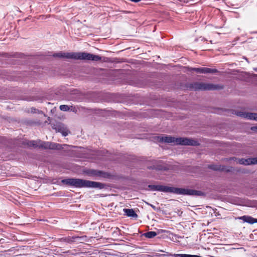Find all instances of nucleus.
I'll return each instance as SVG.
<instances>
[{"instance_id":"1","label":"nucleus","mask_w":257,"mask_h":257,"mask_svg":"<svg viewBox=\"0 0 257 257\" xmlns=\"http://www.w3.org/2000/svg\"><path fill=\"white\" fill-rule=\"evenodd\" d=\"M148 190L152 191H160L165 193H173L179 195L203 196L204 193L201 191L190 189L179 188L162 185H149Z\"/></svg>"},{"instance_id":"2","label":"nucleus","mask_w":257,"mask_h":257,"mask_svg":"<svg viewBox=\"0 0 257 257\" xmlns=\"http://www.w3.org/2000/svg\"><path fill=\"white\" fill-rule=\"evenodd\" d=\"M62 182L76 188H92L101 189L105 187L104 183L78 178L66 179L62 180Z\"/></svg>"},{"instance_id":"3","label":"nucleus","mask_w":257,"mask_h":257,"mask_svg":"<svg viewBox=\"0 0 257 257\" xmlns=\"http://www.w3.org/2000/svg\"><path fill=\"white\" fill-rule=\"evenodd\" d=\"M156 141L160 143H166L174 145L197 146L199 145V142L195 140L187 138H175L172 136H158L156 137Z\"/></svg>"},{"instance_id":"4","label":"nucleus","mask_w":257,"mask_h":257,"mask_svg":"<svg viewBox=\"0 0 257 257\" xmlns=\"http://www.w3.org/2000/svg\"><path fill=\"white\" fill-rule=\"evenodd\" d=\"M27 145L29 147H38L44 149L60 150L63 149L62 145L49 142H43L41 140L29 141ZM63 146H66V145H63Z\"/></svg>"},{"instance_id":"5","label":"nucleus","mask_w":257,"mask_h":257,"mask_svg":"<svg viewBox=\"0 0 257 257\" xmlns=\"http://www.w3.org/2000/svg\"><path fill=\"white\" fill-rule=\"evenodd\" d=\"M189 88L193 90H212L222 88V86L218 85H214L210 83L202 82H194L189 85Z\"/></svg>"},{"instance_id":"6","label":"nucleus","mask_w":257,"mask_h":257,"mask_svg":"<svg viewBox=\"0 0 257 257\" xmlns=\"http://www.w3.org/2000/svg\"><path fill=\"white\" fill-rule=\"evenodd\" d=\"M72 59L99 61L101 60V57L87 52H73Z\"/></svg>"},{"instance_id":"7","label":"nucleus","mask_w":257,"mask_h":257,"mask_svg":"<svg viewBox=\"0 0 257 257\" xmlns=\"http://www.w3.org/2000/svg\"><path fill=\"white\" fill-rule=\"evenodd\" d=\"M232 160H235L237 163L244 165H249L251 164H257V158H249L247 159H237L235 158H232Z\"/></svg>"},{"instance_id":"8","label":"nucleus","mask_w":257,"mask_h":257,"mask_svg":"<svg viewBox=\"0 0 257 257\" xmlns=\"http://www.w3.org/2000/svg\"><path fill=\"white\" fill-rule=\"evenodd\" d=\"M208 168L214 171H219L225 172H230L232 170V167L220 165H208Z\"/></svg>"},{"instance_id":"9","label":"nucleus","mask_w":257,"mask_h":257,"mask_svg":"<svg viewBox=\"0 0 257 257\" xmlns=\"http://www.w3.org/2000/svg\"><path fill=\"white\" fill-rule=\"evenodd\" d=\"M152 165H148V168L150 170H156L161 171L165 169L163 165V162L160 160H153L152 161Z\"/></svg>"},{"instance_id":"10","label":"nucleus","mask_w":257,"mask_h":257,"mask_svg":"<svg viewBox=\"0 0 257 257\" xmlns=\"http://www.w3.org/2000/svg\"><path fill=\"white\" fill-rule=\"evenodd\" d=\"M235 114L242 118H246L249 120H253V113L246 112L244 111H236Z\"/></svg>"},{"instance_id":"11","label":"nucleus","mask_w":257,"mask_h":257,"mask_svg":"<svg viewBox=\"0 0 257 257\" xmlns=\"http://www.w3.org/2000/svg\"><path fill=\"white\" fill-rule=\"evenodd\" d=\"M53 56L61 58L73 59V52L65 53L63 52H59L58 53H54L53 55Z\"/></svg>"},{"instance_id":"12","label":"nucleus","mask_w":257,"mask_h":257,"mask_svg":"<svg viewBox=\"0 0 257 257\" xmlns=\"http://www.w3.org/2000/svg\"><path fill=\"white\" fill-rule=\"evenodd\" d=\"M240 220H242L244 222H246L250 224L257 223V219L248 215H244L238 218Z\"/></svg>"},{"instance_id":"13","label":"nucleus","mask_w":257,"mask_h":257,"mask_svg":"<svg viewBox=\"0 0 257 257\" xmlns=\"http://www.w3.org/2000/svg\"><path fill=\"white\" fill-rule=\"evenodd\" d=\"M94 174L96 176L102 177L103 178H109L111 176L110 174L107 172H105L102 171H93Z\"/></svg>"},{"instance_id":"14","label":"nucleus","mask_w":257,"mask_h":257,"mask_svg":"<svg viewBox=\"0 0 257 257\" xmlns=\"http://www.w3.org/2000/svg\"><path fill=\"white\" fill-rule=\"evenodd\" d=\"M123 211L125 215L128 217H137L138 216L137 214L133 209L124 208Z\"/></svg>"},{"instance_id":"15","label":"nucleus","mask_w":257,"mask_h":257,"mask_svg":"<svg viewBox=\"0 0 257 257\" xmlns=\"http://www.w3.org/2000/svg\"><path fill=\"white\" fill-rule=\"evenodd\" d=\"M218 70L216 69H212L207 67H202V73L207 74V73H216L218 72Z\"/></svg>"},{"instance_id":"16","label":"nucleus","mask_w":257,"mask_h":257,"mask_svg":"<svg viewBox=\"0 0 257 257\" xmlns=\"http://www.w3.org/2000/svg\"><path fill=\"white\" fill-rule=\"evenodd\" d=\"M157 233L155 231H148L144 233L143 235L148 238H152L157 235Z\"/></svg>"},{"instance_id":"17","label":"nucleus","mask_w":257,"mask_h":257,"mask_svg":"<svg viewBox=\"0 0 257 257\" xmlns=\"http://www.w3.org/2000/svg\"><path fill=\"white\" fill-rule=\"evenodd\" d=\"M80 238L81 237L79 236H73L72 237H69L67 239V241L69 243L72 242L76 241L78 239H80Z\"/></svg>"},{"instance_id":"18","label":"nucleus","mask_w":257,"mask_h":257,"mask_svg":"<svg viewBox=\"0 0 257 257\" xmlns=\"http://www.w3.org/2000/svg\"><path fill=\"white\" fill-rule=\"evenodd\" d=\"M59 127V126H58ZM58 131L61 132L63 136H66L68 135L69 132L67 130H63L62 128H58Z\"/></svg>"},{"instance_id":"19","label":"nucleus","mask_w":257,"mask_h":257,"mask_svg":"<svg viewBox=\"0 0 257 257\" xmlns=\"http://www.w3.org/2000/svg\"><path fill=\"white\" fill-rule=\"evenodd\" d=\"M70 108L68 105H61L60 106V109L62 111H66L69 110Z\"/></svg>"},{"instance_id":"20","label":"nucleus","mask_w":257,"mask_h":257,"mask_svg":"<svg viewBox=\"0 0 257 257\" xmlns=\"http://www.w3.org/2000/svg\"><path fill=\"white\" fill-rule=\"evenodd\" d=\"M190 71H194L197 73H202V68H190Z\"/></svg>"},{"instance_id":"21","label":"nucleus","mask_w":257,"mask_h":257,"mask_svg":"<svg viewBox=\"0 0 257 257\" xmlns=\"http://www.w3.org/2000/svg\"><path fill=\"white\" fill-rule=\"evenodd\" d=\"M251 130L257 132V126H253L251 127Z\"/></svg>"},{"instance_id":"22","label":"nucleus","mask_w":257,"mask_h":257,"mask_svg":"<svg viewBox=\"0 0 257 257\" xmlns=\"http://www.w3.org/2000/svg\"><path fill=\"white\" fill-rule=\"evenodd\" d=\"M253 120L257 121V113H253Z\"/></svg>"},{"instance_id":"23","label":"nucleus","mask_w":257,"mask_h":257,"mask_svg":"<svg viewBox=\"0 0 257 257\" xmlns=\"http://www.w3.org/2000/svg\"><path fill=\"white\" fill-rule=\"evenodd\" d=\"M5 242V239H3V238H1L0 239V243H4Z\"/></svg>"},{"instance_id":"24","label":"nucleus","mask_w":257,"mask_h":257,"mask_svg":"<svg viewBox=\"0 0 257 257\" xmlns=\"http://www.w3.org/2000/svg\"><path fill=\"white\" fill-rule=\"evenodd\" d=\"M150 205H151V207H152L154 209H155V210L156 209V207H155V206H154L153 205H152V204H151Z\"/></svg>"},{"instance_id":"25","label":"nucleus","mask_w":257,"mask_h":257,"mask_svg":"<svg viewBox=\"0 0 257 257\" xmlns=\"http://www.w3.org/2000/svg\"><path fill=\"white\" fill-rule=\"evenodd\" d=\"M201 41H206V40L205 38H202L201 39Z\"/></svg>"}]
</instances>
